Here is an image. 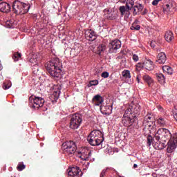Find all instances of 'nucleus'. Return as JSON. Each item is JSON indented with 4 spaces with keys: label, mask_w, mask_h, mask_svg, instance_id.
Returning <instances> with one entry per match:
<instances>
[{
    "label": "nucleus",
    "mask_w": 177,
    "mask_h": 177,
    "mask_svg": "<svg viewBox=\"0 0 177 177\" xmlns=\"http://www.w3.org/2000/svg\"><path fill=\"white\" fill-rule=\"evenodd\" d=\"M30 4L15 1L12 3V11L15 15H26L30 10Z\"/></svg>",
    "instance_id": "4"
},
{
    "label": "nucleus",
    "mask_w": 177,
    "mask_h": 177,
    "mask_svg": "<svg viewBox=\"0 0 177 177\" xmlns=\"http://www.w3.org/2000/svg\"><path fill=\"white\" fill-rule=\"evenodd\" d=\"M147 121L148 122H149V131L150 132H151L152 130H155L156 129V123H154L153 122V120H151V117L149 116H147Z\"/></svg>",
    "instance_id": "28"
},
{
    "label": "nucleus",
    "mask_w": 177,
    "mask_h": 177,
    "mask_svg": "<svg viewBox=\"0 0 177 177\" xmlns=\"http://www.w3.org/2000/svg\"><path fill=\"white\" fill-rule=\"evenodd\" d=\"M7 28H13L15 27V21L13 19L8 20L6 22Z\"/></svg>",
    "instance_id": "35"
},
{
    "label": "nucleus",
    "mask_w": 177,
    "mask_h": 177,
    "mask_svg": "<svg viewBox=\"0 0 177 177\" xmlns=\"http://www.w3.org/2000/svg\"><path fill=\"white\" fill-rule=\"evenodd\" d=\"M0 12L9 13L10 12V5L6 2L0 3Z\"/></svg>",
    "instance_id": "22"
},
{
    "label": "nucleus",
    "mask_w": 177,
    "mask_h": 177,
    "mask_svg": "<svg viewBox=\"0 0 177 177\" xmlns=\"http://www.w3.org/2000/svg\"><path fill=\"white\" fill-rule=\"evenodd\" d=\"M62 62L59 58H55L46 64V68L53 78H62Z\"/></svg>",
    "instance_id": "2"
},
{
    "label": "nucleus",
    "mask_w": 177,
    "mask_h": 177,
    "mask_svg": "<svg viewBox=\"0 0 177 177\" xmlns=\"http://www.w3.org/2000/svg\"><path fill=\"white\" fill-rule=\"evenodd\" d=\"M156 45H157V43L156 42V41H151V48H156Z\"/></svg>",
    "instance_id": "46"
},
{
    "label": "nucleus",
    "mask_w": 177,
    "mask_h": 177,
    "mask_svg": "<svg viewBox=\"0 0 177 177\" xmlns=\"http://www.w3.org/2000/svg\"><path fill=\"white\" fill-rule=\"evenodd\" d=\"M158 125H160V127H165V125H167V121L165 120V119L160 118L158 120Z\"/></svg>",
    "instance_id": "37"
},
{
    "label": "nucleus",
    "mask_w": 177,
    "mask_h": 177,
    "mask_svg": "<svg viewBox=\"0 0 177 177\" xmlns=\"http://www.w3.org/2000/svg\"><path fill=\"white\" fill-rule=\"evenodd\" d=\"M173 115H174V118L176 120V121H177V111H174L173 112Z\"/></svg>",
    "instance_id": "47"
},
{
    "label": "nucleus",
    "mask_w": 177,
    "mask_h": 177,
    "mask_svg": "<svg viewBox=\"0 0 177 177\" xmlns=\"http://www.w3.org/2000/svg\"><path fill=\"white\" fill-rule=\"evenodd\" d=\"M136 120V115H132V113H129V109H127L122 120V122L124 127H131V125H132Z\"/></svg>",
    "instance_id": "6"
},
{
    "label": "nucleus",
    "mask_w": 177,
    "mask_h": 177,
    "mask_svg": "<svg viewBox=\"0 0 177 177\" xmlns=\"http://www.w3.org/2000/svg\"><path fill=\"white\" fill-rule=\"evenodd\" d=\"M21 57V54L20 53H16L13 55L12 59L15 60V62L19 61V59Z\"/></svg>",
    "instance_id": "40"
},
{
    "label": "nucleus",
    "mask_w": 177,
    "mask_h": 177,
    "mask_svg": "<svg viewBox=\"0 0 177 177\" xmlns=\"http://www.w3.org/2000/svg\"><path fill=\"white\" fill-rule=\"evenodd\" d=\"M77 156V157H79V158H81L82 160H83V161L88 160V158H89L90 161H91L92 162L95 161V158L92 157V151H89L88 155H85V153L78 152Z\"/></svg>",
    "instance_id": "17"
},
{
    "label": "nucleus",
    "mask_w": 177,
    "mask_h": 177,
    "mask_svg": "<svg viewBox=\"0 0 177 177\" xmlns=\"http://www.w3.org/2000/svg\"><path fill=\"white\" fill-rule=\"evenodd\" d=\"M44 103H45V100L42 97L34 96L29 97V106L32 109H35V110L39 109V107H42Z\"/></svg>",
    "instance_id": "7"
},
{
    "label": "nucleus",
    "mask_w": 177,
    "mask_h": 177,
    "mask_svg": "<svg viewBox=\"0 0 177 177\" xmlns=\"http://www.w3.org/2000/svg\"><path fill=\"white\" fill-rule=\"evenodd\" d=\"M2 69V66H0V70H1Z\"/></svg>",
    "instance_id": "51"
},
{
    "label": "nucleus",
    "mask_w": 177,
    "mask_h": 177,
    "mask_svg": "<svg viewBox=\"0 0 177 177\" xmlns=\"http://www.w3.org/2000/svg\"><path fill=\"white\" fill-rule=\"evenodd\" d=\"M100 109L101 113L105 115H110L113 111V107L111 105H101Z\"/></svg>",
    "instance_id": "18"
},
{
    "label": "nucleus",
    "mask_w": 177,
    "mask_h": 177,
    "mask_svg": "<svg viewBox=\"0 0 177 177\" xmlns=\"http://www.w3.org/2000/svg\"><path fill=\"white\" fill-rule=\"evenodd\" d=\"M10 88H12V82L6 81L3 84V88L6 90L10 89Z\"/></svg>",
    "instance_id": "36"
},
{
    "label": "nucleus",
    "mask_w": 177,
    "mask_h": 177,
    "mask_svg": "<svg viewBox=\"0 0 177 177\" xmlns=\"http://www.w3.org/2000/svg\"><path fill=\"white\" fill-rule=\"evenodd\" d=\"M131 8L133 15L134 16H137V15H140V12L143 10L144 7H143V4L142 3H135L134 6Z\"/></svg>",
    "instance_id": "13"
},
{
    "label": "nucleus",
    "mask_w": 177,
    "mask_h": 177,
    "mask_svg": "<svg viewBox=\"0 0 177 177\" xmlns=\"http://www.w3.org/2000/svg\"><path fill=\"white\" fill-rule=\"evenodd\" d=\"M68 176H82V171L80 169V167H73L71 169H68Z\"/></svg>",
    "instance_id": "11"
},
{
    "label": "nucleus",
    "mask_w": 177,
    "mask_h": 177,
    "mask_svg": "<svg viewBox=\"0 0 177 177\" xmlns=\"http://www.w3.org/2000/svg\"><path fill=\"white\" fill-rule=\"evenodd\" d=\"M98 84H99V81L97 80H91L88 84V87L91 88V86H96V85H97Z\"/></svg>",
    "instance_id": "39"
},
{
    "label": "nucleus",
    "mask_w": 177,
    "mask_h": 177,
    "mask_svg": "<svg viewBox=\"0 0 177 177\" xmlns=\"http://www.w3.org/2000/svg\"><path fill=\"white\" fill-rule=\"evenodd\" d=\"M156 78L160 84L164 85L165 84V76L162 75V73H156Z\"/></svg>",
    "instance_id": "29"
},
{
    "label": "nucleus",
    "mask_w": 177,
    "mask_h": 177,
    "mask_svg": "<svg viewBox=\"0 0 177 177\" xmlns=\"http://www.w3.org/2000/svg\"><path fill=\"white\" fill-rule=\"evenodd\" d=\"M103 102H104V99H103V97L99 94L93 97V103L94 106H100V104H103Z\"/></svg>",
    "instance_id": "20"
},
{
    "label": "nucleus",
    "mask_w": 177,
    "mask_h": 177,
    "mask_svg": "<svg viewBox=\"0 0 177 177\" xmlns=\"http://www.w3.org/2000/svg\"><path fill=\"white\" fill-rule=\"evenodd\" d=\"M30 62L33 64L35 67H36L37 71H38L39 69L38 68V66L37 65L38 62V59L37 58V55L34 54L32 58H30Z\"/></svg>",
    "instance_id": "30"
},
{
    "label": "nucleus",
    "mask_w": 177,
    "mask_h": 177,
    "mask_svg": "<svg viewBox=\"0 0 177 177\" xmlns=\"http://www.w3.org/2000/svg\"><path fill=\"white\" fill-rule=\"evenodd\" d=\"M85 37L88 41L92 42V41H95L96 39V33H95V31L92 30H87L85 32Z\"/></svg>",
    "instance_id": "19"
},
{
    "label": "nucleus",
    "mask_w": 177,
    "mask_h": 177,
    "mask_svg": "<svg viewBox=\"0 0 177 177\" xmlns=\"http://www.w3.org/2000/svg\"><path fill=\"white\" fill-rule=\"evenodd\" d=\"M142 80L147 84V85H149V86H151L154 84V80H153L149 75H144Z\"/></svg>",
    "instance_id": "25"
},
{
    "label": "nucleus",
    "mask_w": 177,
    "mask_h": 177,
    "mask_svg": "<svg viewBox=\"0 0 177 177\" xmlns=\"http://www.w3.org/2000/svg\"><path fill=\"white\" fill-rule=\"evenodd\" d=\"M147 146L150 147L151 146V145H153V143H156V136L154 137V139L153 138V137L151 136H148L147 138Z\"/></svg>",
    "instance_id": "32"
},
{
    "label": "nucleus",
    "mask_w": 177,
    "mask_h": 177,
    "mask_svg": "<svg viewBox=\"0 0 177 177\" xmlns=\"http://www.w3.org/2000/svg\"><path fill=\"white\" fill-rule=\"evenodd\" d=\"M132 59L133 62H139V57L136 54L133 55Z\"/></svg>",
    "instance_id": "45"
},
{
    "label": "nucleus",
    "mask_w": 177,
    "mask_h": 177,
    "mask_svg": "<svg viewBox=\"0 0 177 177\" xmlns=\"http://www.w3.org/2000/svg\"><path fill=\"white\" fill-rule=\"evenodd\" d=\"M119 10L122 16H124L125 20H127V19H129V16H131V10H132V8L128 5L122 6L120 7Z\"/></svg>",
    "instance_id": "9"
},
{
    "label": "nucleus",
    "mask_w": 177,
    "mask_h": 177,
    "mask_svg": "<svg viewBox=\"0 0 177 177\" xmlns=\"http://www.w3.org/2000/svg\"><path fill=\"white\" fill-rule=\"evenodd\" d=\"M156 140L167 142V153H173L177 147V133L171 134V131L165 128H160L155 134Z\"/></svg>",
    "instance_id": "1"
},
{
    "label": "nucleus",
    "mask_w": 177,
    "mask_h": 177,
    "mask_svg": "<svg viewBox=\"0 0 177 177\" xmlns=\"http://www.w3.org/2000/svg\"><path fill=\"white\" fill-rule=\"evenodd\" d=\"M111 169V167H106L102 170L100 174V177H107V172Z\"/></svg>",
    "instance_id": "33"
},
{
    "label": "nucleus",
    "mask_w": 177,
    "mask_h": 177,
    "mask_svg": "<svg viewBox=\"0 0 177 177\" xmlns=\"http://www.w3.org/2000/svg\"><path fill=\"white\" fill-rule=\"evenodd\" d=\"M174 33L171 31H167L165 34V39H166L167 42H171L172 39H174Z\"/></svg>",
    "instance_id": "27"
},
{
    "label": "nucleus",
    "mask_w": 177,
    "mask_h": 177,
    "mask_svg": "<svg viewBox=\"0 0 177 177\" xmlns=\"http://www.w3.org/2000/svg\"><path fill=\"white\" fill-rule=\"evenodd\" d=\"M126 5H127V6H130V8H133L135 6V2L133 0H127Z\"/></svg>",
    "instance_id": "43"
},
{
    "label": "nucleus",
    "mask_w": 177,
    "mask_h": 177,
    "mask_svg": "<svg viewBox=\"0 0 177 177\" xmlns=\"http://www.w3.org/2000/svg\"><path fill=\"white\" fill-rule=\"evenodd\" d=\"M136 81H137L138 84H139L140 82V79H139V76H137Z\"/></svg>",
    "instance_id": "48"
},
{
    "label": "nucleus",
    "mask_w": 177,
    "mask_h": 177,
    "mask_svg": "<svg viewBox=\"0 0 177 177\" xmlns=\"http://www.w3.org/2000/svg\"><path fill=\"white\" fill-rule=\"evenodd\" d=\"M87 140L91 146H99L104 140L103 133L99 130H94L90 133L87 137Z\"/></svg>",
    "instance_id": "3"
},
{
    "label": "nucleus",
    "mask_w": 177,
    "mask_h": 177,
    "mask_svg": "<svg viewBox=\"0 0 177 177\" xmlns=\"http://www.w3.org/2000/svg\"><path fill=\"white\" fill-rule=\"evenodd\" d=\"M156 140L155 143H153V146L156 150H162V149H165V146H167L165 142H162L161 140Z\"/></svg>",
    "instance_id": "21"
},
{
    "label": "nucleus",
    "mask_w": 177,
    "mask_h": 177,
    "mask_svg": "<svg viewBox=\"0 0 177 177\" xmlns=\"http://www.w3.org/2000/svg\"><path fill=\"white\" fill-rule=\"evenodd\" d=\"M109 75V72H106V71L103 72V73L101 74V77H102V78H108Z\"/></svg>",
    "instance_id": "44"
},
{
    "label": "nucleus",
    "mask_w": 177,
    "mask_h": 177,
    "mask_svg": "<svg viewBox=\"0 0 177 177\" xmlns=\"http://www.w3.org/2000/svg\"><path fill=\"white\" fill-rule=\"evenodd\" d=\"M57 93L58 95L56 96V99H58L59 98V95L60 94V91H57Z\"/></svg>",
    "instance_id": "49"
},
{
    "label": "nucleus",
    "mask_w": 177,
    "mask_h": 177,
    "mask_svg": "<svg viewBox=\"0 0 177 177\" xmlns=\"http://www.w3.org/2000/svg\"><path fill=\"white\" fill-rule=\"evenodd\" d=\"M175 10V3H169L163 7V12L167 15H169V13H174Z\"/></svg>",
    "instance_id": "14"
},
{
    "label": "nucleus",
    "mask_w": 177,
    "mask_h": 177,
    "mask_svg": "<svg viewBox=\"0 0 177 177\" xmlns=\"http://www.w3.org/2000/svg\"><path fill=\"white\" fill-rule=\"evenodd\" d=\"M81 52V48H80L78 46H76L71 50V55L72 57H75V56H78Z\"/></svg>",
    "instance_id": "26"
},
{
    "label": "nucleus",
    "mask_w": 177,
    "mask_h": 177,
    "mask_svg": "<svg viewBox=\"0 0 177 177\" xmlns=\"http://www.w3.org/2000/svg\"><path fill=\"white\" fill-rule=\"evenodd\" d=\"M104 13L106 19H108L109 20H115L117 19V15L112 10L106 8L104 10Z\"/></svg>",
    "instance_id": "15"
},
{
    "label": "nucleus",
    "mask_w": 177,
    "mask_h": 177,
    "mask_svg": "<svg viewBox=\"0 0 177 177\" xmlns=\"http://www.w3.org/2000/svg\"><path fill=\"white\" fill-rule=\"evenodd\" d=\"M121 41L118 39L112 40L109 43V50L110 52H114L115 50H117L121 48Z\"/></svg>",
    "instance_id": "12"
},
{
    "label": "nucleus",
    "mask_w": 177,
    "mask_h": 177,
    "mask_svg": "<svg viewBox=\"0 0 177 177\" xmlns=\"http://www.w3.org/2000/svg\"><path fill=\"white\" fill-rule=\"evenodd\" d=\"M82 122V116L80 113H75L72 115L70 122L71 129H78Z\"/></svg>",
    "instance_id": "8"
},
{
    "label": "nucleus",
    "mask_w": 177,
    "mask_h": 177,
    "mask_svg": "<svg viewBox=\"0 0 177 177\" xmlns=\"http://www.w3.org/2000/svg\"><path fill=\"white\" fill-rule=\"evenodd\" d=\"M162 68L164 73H167V74H169V75H172V74H174V71L170 66H163Z\"/></svg>",
    "instance_id": "31"
},
{
    "label": "nucleus",
    "mask_w": 177,
    "mask_h": 177,
    "mask_svg": "<svg viewBox=\"0 0 177 177\" xmlns=\"http://www.w3.org/2000/svg\"><path fill=\"white\" fill-rule=\"evenodd\" d=\"M122 76L123 80H124L125 82H127V84H133V80H132V78L131 77V72L129 71L124 70L122 72Z\"/></svg>",
    "instance_id": "16"
},
{
    "label": "nucleus",
    "mask_w": 177,
    "mask_h": 177,
    "mask_svg": "<svg viewBox=\"0 0 177 177\" xmlns=\"http://www.w3.org/2000/svg\"><path fill=\"white\" fill-rule=\"evenodd\" d=\"M144 67L145 70L151 71V70H154V64H153V61H151V59H145L144 61Z\"/></svg>",
    "instance_id": "24"
},
{
    "label": "nucleus",
    "mask_w": 177,
    "mask_h": 177,
    "mask_svg": "<svg viewBox=\"0 0 177 177\" xmlns=\"http://www.w3.org/2000/svg\"><path fill=\"white\" fill-rule=\"evenodd\" d=\"M167 62V55L165 53H160L158 54L156 62L159 64H164Z\"/></svg>",
    "instance_id": "23"
},
{
    "label": "nucleus",
    "mask_w": 177,
    "mask_h": 177,
    "mask_svg": "<svg viewBox=\"0 0 177 177\" xmlns=\"http://www.w3.org/2000/svg\"><path fill=\"white\" fill-rule=\"evenodd\" d=\"M62 149L66 156H69L70 157H71V156H73L74 153L77 151V146L73 141L64 142L62 144Z\"/></svg>",
    "instance_id": "5"
},
{
    "label": "nucleus",
    "mask_w": 177,
    "mask_h": 177,
    "mask_svg": "<svg viewBox=\"0 0 177 177\" xmlns=\"http://www.w3.org/2000/svg\"><path fill=\"white\" fill-rule=\"evenodd\" d=\"M143 68H145V63H138L136 65V70L137 71H140V70H143Z\"/></svg>",
    "instance_id": "38"
},
{
    "label": "nucleus",
    "mask_w": 177,
    "mask_h": 177,
    "mask_svg": "<svg viewBox=\"0 0 177 177\" xmlns=\"http://www.w3.org/2000/svg\"><path fill=\"white\" fill-rule=\"evenodd\" d=\"M106 50V46L105 45H100L97 48V51L99 55L102 53V52H104Z\"/></svg>",
    "instance_id": "41"
},
{
    "label": "nucleus",
    "mask_w": 177,
    "mask_h": 177,
    "mask_svg": "<svg viewBox=\"0 0 177 177\" xmlns=\"http://www.w3.org/2000/svg\"><path fill=\"white\" fill-rule=\"evenodd\" d=\"M133 168H138V165L137 164H134L133 165Z\"/></svg>",
    "instance_id": "50"
},
{
    "label": "nucleus",
    "mask_w": 177,
    "mask_h": 177,
    "mask_svg": "<svg viewBox=\"0 0 177 177\" xmlns=\"http://www.w3.org/2000/svg\"><path fill=\"white\" fill-rule=\"evenodd\" d=\"M127 110L129 111V114H132V115H136V117H137L140 113V106L139 104H132L129 106Z\"/></svg>",
    "instance_id": "10"
},
{
    "label": "nucleus",
    "mask_w": 177,
    "mask_h": 177,
    "mask_svg": "<svg viewBox=\"0 0 177 177\" xmlns=\"http://www.w3.org/2000/svg\"><path fill=\"white\" fill-rule=\"evenodd\" d=\"M26 169V165H24V163L23 162H19L17 167V169L18 171H23V169Z\"/></svg>",
    "instance_id": "42"
},
{
    "label": "nucleus",
    "mask_w": 177,
    "mask_h": 177,
    "mask_svg": "<svg viewBox=\"0 0 177 177\" xmlns=\"http://www.w3.org/2000/svg\"><path fill=\"white\" fill-rule=\"evenodd\" d=\"M138 22L139 21L136 20L131 26V30H136V31H138V30H140V26L137 25Z\"/></svg>",
    "instance_id": "34"
}]
</instances>
